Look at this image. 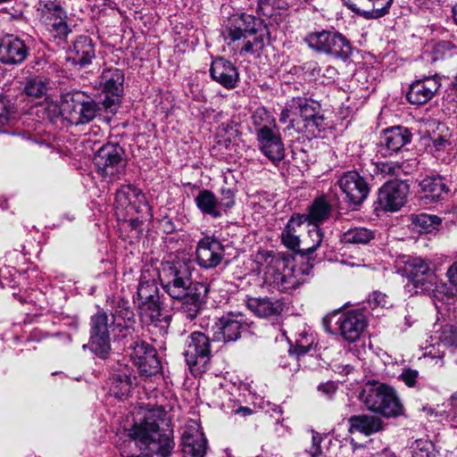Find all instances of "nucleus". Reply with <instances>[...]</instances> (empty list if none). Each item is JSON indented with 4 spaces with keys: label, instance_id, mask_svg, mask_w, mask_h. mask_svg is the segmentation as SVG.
<instances>
[{
    "label": "nucleus",
    "instance_id": "f257e3e1",
    "mask_svg": "<svg viewBox=\"0 0 457 457\" xmlns=\"http://www.w3.org/2000/svg\"><path fill=\"white\" fill-rule=\"evenodd\" d=\"M221 35L231 51L243 56L262 51L269 41L270 32L261 20L242 12L228 19Z\"/></svg>",
    "mask_w": 457,
    "mask_h": 457
},
{
    "label": "nucleus",
    "instance_id": "f03ea898",
    "mask_svg": "<svg viewBox=\"0 0 457 457\" xmlns=\"http://www.w3.org/2000/svg\"><path fill=\"white\" fill-rule=\"evenodd\" d=\"M129 436V440L125 441L120 448L122 457H140L141 454L130 453L126 450L127 447L129 448L132 445L137 446V444H140V448L144 446L161 457H168L175 445L168 422L155 418L154 414L145 417L143 422L135 424Z\"/></svg>",
    "mask_w": 457,
    "mask_h": 457
},
{
    "label": "nucleus",
    "instance_id": "7ed1b4c3",
    "mask_svg": "<svg viewBox=\"0 0 457 457\" xmlns=\"http://www.w3.org/2000/svg\"><path fill=\"white\" fill-rule=\"evenodd\" d=\"M367 410L385 418H396L404 414V408L392 386L377 381L370 382L359 396Z\"/></svg>",
    "mask_w": 457,
    "mask_h": 457
},
{
    "label": "nucleus",
    "instance_id": "20e7f679",
    "mask_svg": "<svg viewBox=\"0 0 457 457\" xmlns=\"http://www.w3.org/2000/svg\"><path fill=\"white\" fill-rule=\"evenodd\" d=\"M303 41L316 53L344 62L353 54L351 42L334 29L310 32L304 37Z\"/></svg>",
    "mask_w": 457,
    "mask_h": 457
},
{
    "label": "nucleus",
    "instance_id": "39448f33",
    "mask_svg": "<svg viewBox=\"0 0 457 457\" xmlns=\"http://www.w3.org/2000/svg\"><path fill=\"white\" fill-rule=\"evenodd\" d=\"M400 268L403 276L408 278L405 290L411 295L429 293L437 284V276L430 267V262L420 257L408 256Z\"/></svg>",
    "mask_w": 457,
    "mask_h": 457
},
{
    "label": "nucleus",
    "instance_id": "423d86ee",
    "mask_svg": "<svg viewBox=\"0 0 457 457\" xmlns=\"http://www.w3.org/2000/svg\"><path fill=\"white\" fill-rule=\"evenodd\" d=\"M133 364L142 378L155 376L161 372V361L156 349L143 340L131 337L123 343Z\"/></svg>",
    "mask_w": 457,
    "mask_h": 457
},
{
    "label": "nucleus",
    "instance_id": "0eeeda50",
    "mask_svg": "<svg viewBox=\"0 0 457 457\" xmlns=\"http://www.w3.org/2000/svg\"><path fill=\"white\" fill-rule=\"evenodd\" d=\"M123 149L118 144L107 143L95 154L94 163L99 174L109 182L120 179L125 172Z\"/></svg>",
    "mask_w": 457,
    "mask_h": 457
},
{
    "label": "nucleus",
    "instance_id": "6e6552de",
    "mask_svg": "<svg viewBox=\"0 0 457 457\" xmlns=\"http://www.w3.org/2000/svg\"><path fill=\"white\" fill-rule=\"evenodd\" d=\"M184 356L191 373L200 376L207 370L211 358L209 337L202 332H193L186 341Z\"/></svg>",
    "mask_w": 457,
    "mask_h": 457
},
{
    "label": "nucleus",
    "instance_id": "1a4fd4ad",
    "mask_svg": "<svg viewBox=\"0 0 457 457\" xmlns=\"http://www.w3.org/2000/svg\"><path fill=\"white\" fill-rule=\"evenodd\" d=\"M249 323L245 314L230 312L222 315L213 324L212 339L224 343L234 342L240 338L243 331L248 329Z\"/></svg>",
    "mask_w": 457,
    "mask_h": 457
},
{
    "label": "nucleus",
    "instance_id": "9d476101",
    "mask_svg": "<svg viewBox=\"0 0 457 457\" xmlns=\"http://www.w3.org/2000/svg\"><path fill=\"white\" fill-rule=\"evenodd\" d=\"M408 194L409 185L405 181L389 180L378 192L375 210L397 212L405 204Z\"/></svg>",
    "mask_w": 457,
    "mask_h": 457
},
{
    "label": "nucleus",
    "instance_id": "9b49d317",
    "mask_svg": "<svg viewBox=\"0 0 457 457\" xmlns=\"http://www.w3.org/2000/svg\"><path fill=\"white\" fill-rule=\"evenodd\" d=\"M298 112L302 122L300 128L308 136L316 137L328 127L320 104L312 99L298 97Z\"/></svg>",
    "mask_w": 457,
    "mask_h": 457
},
{
    "label": "nucleus",
    "instance_id": "f8f14e48",
    "mask_svg": "<svg viewBox=\"0 0 457 457\" xmlns=\"http://www.w3.org/2000/svg\"><path fill=\"white\" fill-rule=\"evenodd\" d=\"M90 349L99 357L104 359L111 350L109 317L104 312H97L90 321Z\"/></svg>",
    "mask_w": 457,
    "mask_h": 457
},
{
    "label": "nucleus",
    "instance_id": "ddd939ff",
    "mask_svg": "<svg viewBox=\"0 0 457 457\" xmlns=\"http://www.w3.org/2000/svg\"><path fill=\"white\" fill-rule=\"evenodd\" d=\"M110 391L118 399L128 398L132 389L137 386V376L134 370L127 363L118 361L110 371Z\"/></svg>",
    "mask_w": 457,
    "mask_h": 457
},
{
    "label": "nucleus",
    "instance_id": "4468645a",
    "mask_svg": "<svg viewBox=\"0 0 457 457\" xmlns=\"http://www.w3.org/2000/svg\"><path fill=\"white\" fill-rule=\"evenodd\" d=\"M337 185L345 195L346 201L353 205H360L370 193L366 179L355 170L344 172L337 180Z\"/></svg>",
    "mask_w": 457,
    "mask_h": 457
},
{
    "label": "nucleus",
    "instance_id": "2eb2a0df",
    "mask_svg": "<svg viewBox=\"0 0 457 457\" xmlns=\"http://www.w3.org/2000/svg\"><path fill=\"white\" fill-rule=\"evenodd\" d=\"M261 153L278 166L285 158V147L278 127H264L256 137Z\"/></svg>",
    "mask_w": 457,
    "mask_h": 457
},
{
    "label": "nucleus",
    "instance_id": "dca6fc26",
    "mask_svg": "<svg viewBox=\"0 0 457 457\" xmlns=\"http://www.w3.org/2000/svg\"><path fill=\"white\" fill-rule=\"evenodd\" d=\"M224 252V246L220 240L212 237H204L197 243L195 261L202 269H215L223 261Z\"/></svg>",
    "mask_w": 457,
    "mask_h": 457
},
{
    "label": "nucleus",
    "instance_id": "f3484780",
    "mask_svg": "<svg viewBox=\"0 0 457 457\" xmlns=\"http://www.w3.org/2000/svg\"><path fill=\"white\" fill-rule=\"evenodd\" d=\"M124 75L119 69L104 70L101 76L100 84L103 86L104 95L102 104L104 109L112 112L119 104L120 95L123 91Z\"/></svg>",
    "mask_w": 457,
    "mask_h": 457
},
{
    "label": "nucleus",
    "instance_id": "a211bd4d",
    "mask_svg": "<svg viewBox=\"0 0 457 457\" xmlns=\"http://www.w3.org/2000/svg\"><path fill=\"white\" fill-rule=\"evenodd\" d=\"M411 138L412 134L406 127L395 126L385 129L380 136L378 152L383 156L391 155L410 144Z\"/></svg>",
    "mask_w": 457,
    "mask_h": 457
},
{
    "label": "nucleus",
    "instance_id": "6ab92c4d",
    "mask_svg": "<svg viewBox=\"0 0 457 457\" xmlns=\"http://www.w3.org/2000/svg\"><path fill=\"white\" fill-rule=\"evenodd\" d=\"M114 204L118 211H123L126 214L148 209L145 195L130 184L123 185L117 190Z\"/></svg>",
    "mask_w": 457,
    "mask_h": 457
},
{
    "label": "nucleus",
    "instance_id": "aec40b11",
    "mask_svg": "<svg viewBox=\"0 0 457 457\" xmlns=\"http://www.w3.org/2000/svg\"><path fill=\"white\" fill-rule=\"evenodd\" d=\"M337 325L342 337L347 342L353 343L360 338L367 327V320L362 312L349 311L340 314Z\"/></svg>",
    "mask_w": 457,
    "mask_h": 457
},
{
    "label": "nucleus",
    "instance_id": "412c9836",
    "mask_svg": "<svg viewBox=\"0 0 457 457\" xmlns=\"http://www.w3.org/2000/svg\"><path fill=\"white\" fill-rule=\"evenodd\" d=\"M210 76L213 81L226 89L235 88L239 81L237 67L229 60L216 57L210 66Z\"/></svg>",
    "mask_w": 457,
    "mask_h": 457
},
{
    "label": "nucleus",
    "instance_id": "4be33fe9",
    "mask_svg": "<svg viewBox=\"0 0 457 457\" xmlns=\"http://www.w3.org/2000/svg\"><path fill=\"white\" fill-rule=\"evenodd\" d=\"M207 440L196 423L188 425L181 437L184 457H204Z\"/></svg>",
    "mask_w": 457,
    "mask_h": 457
},
{
    "label": "nucleus",
    "instance_id": "5701e85b",
    "mask_svg": "<svg viewBox=\"0 0 457 457\" xmlns=\"http://www.w3.org/2000/svg\"><path fill=\"white\" fill-rule=\"evenodd\" d=\"M29 54L25 42L13 36L6 35L0 41V62L4 64H20Z\"/></svg>",
    "mask_w": 457,
    "mask_h": 457
},
{
    "label": "nucleus",
    "instance_id": "b1692460",
    "mask_svg": "<svg viewBox=\"0 0 457 457\" xmlns=\"http://www.w3.org/2000/svg\"><path fill=\"white\" fill-rule=\"evenodd\" d=\"M208 293V287L201 282H195L186 295L179 299L181 301L180 312L189 320H193L198 315L204 301Z\"/></svg>",
    "mask_w": 457,
    "mask_h": 457
},
{
    "label": "nucleus",
    "instance_id": "393cba45",
    "mask_svg": "<svg viewBox=\"0 0 457 457\" xmlns=\"http://www.w3.org/2000/svg\"><path fill=\"white\" fill-rule=\"evenodd\" d=\"M136 318L132 309L119 306L112 315V326L114 337L126 342L134 337Z\"/></svg>",
    "mask_w": 457,
    "mask_h": 457
},
{
    "label": "nucleus",
    "instance_id": "a878e982",
    "mask_svg": "<svg viewBox=\"0 0 457 457\" xmlns=\"http://www.w3.org/2000/svg\"><path fill=\"white\" fill-rule=\"evenodd\" d=\"M440 87L436 76L426 77L413 82L407 93V99L412 104H424L432 99Z\"/></svg>",
    "mask_w": 457,
    "mask_h": 457
},
{
    "label": "nucleus",
    "instance_id": "bb28decb",
    "mask_svg": "<svg viewBox=\"0 0 457 457\" xmlns=\"http://www.w3.org/2000/svg\"><path fill=\"white\" fill-rule=\"evenodd\" d=\"M394 0H348L349 8L367 19H378L389 13Z\"/></svg>",
    "mask_w": 457,
    "mask_h": 457
},
{
    "label": "nucleus",
    "instance_id": "cd10ccee",
    "mask_svg": "<svg viewBox=\"0 0 457 457\" xmlns=\"http://www.w3.org/2000/svg\"><path fill=\"white\" fill-rule=\"evenodd\" d=\"M141 320L148 325L160 327L165 332L170 322V316L162 313L160 298L138 302Z\"/></svg>",
    "mask_w": 457,
    "mask_h": 457
},
{
    "label": "nucleus",
    "instance_id": "c85d7f7f",
    "mask_svg": "<svg viewBox=\"0 0 457 457\" xmlns=\"http://www.w3.org/2000/svg\"><path fill=\"white\" fill-rule=\"evenodd\" d=\"M194 270L193 262L186 254L177 255L171 260L163 262L159 271V276L166 274L167 276L193 281L192 271Z\"/></svg>",
    "mask_w": 457,
    "mask_h": 457
},
{
    "label": "nucleus",
    "instance_id": "c756f323",
    "mask_svg": "<svg viewBox=\"0 0 457 457\" xmlns=\"http://www.w3.org/2000/svg\"><path fill=\"white\" fill-rule=\"evenodd\" d=\"M95 56V46L92 39L87 36H79L74 41L67 59L75 65L84 67L90 64Z\"/></svg>",
    "mask_w": 457,
    "mask_h": 457
},
{
    "label": "nucleus",
    "instance_id": "7c9ffc66",
    "mask_svg": "<svg viewBox=\"0 0 457 457\" xmlns=\"http://www.w3.org/2000/svg\"><path fill=\"white\" fill-rule=\"evenodd\" d=\"M419 187L422 198L431 202L444 200L450 191L446 179L441 176H428L420 180Z\"/></svg>",
    "mask_w": 457,
    "mask_h": 457
},
{
    "label": "nucleus",
    "instance_id": "2f4dec72",
    "mask_svg": "<svg viewBox=\"0 0 457 457\" xmlns=\"http://www.w3.org/2000/svg\"><path fill=\"white\" fill-rule=\"evenodd\" d=\"M83 98H88L82 92H68L62 96V103L58 113L71 123L79 125L80 112Z\"/></svg>",
    "mask_w": 457,
    "mask_h": 457
},
{
    "label": "nucleus",
    "instance_id": "473e14b6",
    "mask_svg": "<svg viewBox=\"0 0 457 457\" xmlns=\"http://www.w3.org/2000/svg\"><path fill=\"white\" fill-rule=\"evenodd\" d=\"M350 430L357 431L365 436H370L383 429V420L375 415L359 414L351 416L348 420Z\"/></svg>",
    "mask_w": 457,
    "mask_h": 457
},
{
    "label": "nucleus",
    "instance_id": "72a5a7b5",
    "mask_svg": "<svg viewBox=\"0 0 457 457\" xmlns=\"http://www.w3.org/2000/svg\"><path fill=\"white\" fill-rule=\"evenodd\" d=\"M333 207L328 198L322 195L316 197L307 209L310 225H320L332 214Z\"/></svg>",
    "mask_w": 457,
    "mask_h": 457
},
{
    "label": "nucleus",
    "instance_id": "f704fd0d",
    "mask_svg": "<svg viewBox=\"0 0 457 457\" xmlns=\"http://www.w3.org/2000/svg\"><path fill=\"white\" fill-rule=\"evenodd\" d=\"M195 203L204 215H209L213 219L222 217L218 198L212 191L208 189L200 190L195 197Z\"/></svg>",
    "mask_w": 457,
    "mask_h": 457
},
{
    "label": "nucleus",
    "instance_id": "c9c22d12",
    "mask_svg": "<svg viewBox=\"0 0 457 457\" xmlns=\"http://www.w3.org/2000/svg\"><path fill=\"white\" fill-rule=\"evenodd\" d=\"M163 290L173 299H180L186 295L195 283L186 279L167 276L166 274L159 276Z\"/></svg>",
    "mask_w": 457,
    "mask_h": 457
},
{
    "label": "nucleus",
    "instance_id": "e433bc0d",
    "mask_svg": "<svg viewBox=\"0 0 457 457\" xmlns=\"http://www.w3.org/2000/svg\"><path fill=\"white\" fill-rule=\"evenodd\" d=\"M265 279L266 282L273 285L275 288L281 292H291L301 284L300 280L289 270L284 272L274 271L270 275L267 274Z\"/></svg>",
    "mask_w": 457,
    "mask_h": 457
},
{
    "label": "nucleus",
    "instance_id": "4c0bfd02",
    "mask_svg": "<svg viewBox=\"0 0 457 457\" xmlns=\"http://www.w3.org/2000/svg\"><path fill=\"white\" fill-rule=\"evenodd\" d=\"M248 308L261 318H270L280 313L282 308L278 302L269 298H252L248 301Z\"/></svg>",
    "mask_w": 457,
    "mask_h": 457
},
{
    "label": "nucleus",
    "instance_id": "58836bf2",
    "mask_svg": "<svg viewBox=\"0 0 457 457\" xmlns=\"http://www.w3.org/2000/svg\"><path fill=\"white\" fill-rule=\"evenodd\" d=\"M50 87V79L42 75H33L26 79L23 93L32 98H41L46 95Z\"/></svg>",
    "mask_w": 457,
    "mask_h": 457
},
{
    "label": "nucleus",
    "instance_id": "ea45409f",
    "mask_svg": "<svg viewBox=\"0 0 457 457\" xmlns=\"http://www.w3.org/2000/svg\"><path fill=\"white\" fill-rule=\"evenodd\" d=\"M159 297V289L154 278H149L142 274L139 279L137 292V300L138 302L149 301Z\"/></svg>",
    "mask_w": 457,
    "mask_h": 457
},
{
    "label": "nucleus",
    "instance_id": "a19ab883",
    "mask_svg": "<svg viewBox=\"0 0 457 457\" xmlns=\"http://www.w3.org/2000/svg\"><path fill=\"white\" fill-rule=\"evenodd\" d=\"M374 238V231L364 227L351 228L341 236L345 244L366 245Z\"/></svg>",
    "mask_w": 457,
    "mask_h": 457
},
{
    "label": "nucleus",
    "instance_id": "79ce46f5",
    "mask_svg": "<svg viewBox=\"0 0 457 457\" xmlns=\"http://www.w3.org/2000/svg\"><path fill=\"white\" fill-rule=\"evenodd\" d=\"M314 343V337L312 334L307 332H301L295 339V345L294 348L288 350V357L291 358L295 365L298 366L297 362L301 356L307 353L312 347Z\"/></svg>",
    "mask_w": 457,
    "mask_h": 457
},
{
    "label": "nucleus",
    "instance_id": "37998d69",
    "mask_svg": "<svg viewBox=\"0 0 457 457\" xmlns=\"http://www.w3.org/2000/svg\"><path fill=\"white\" fill-rule=\"evenodd\" d=\"M298 114V97H293L287 102L282 109L279 121L284 124L288 123L287 126V129H294L297 131H302L300 121H297L295 119Z\"/></svg>",
    "mask_w": 457,
    "mask_h": 457
},
{
    "label": "nucleus",
    "instance_id": "c03bdc74",
    "mask_svg": "<svg viewBox=\"0 0 457 457\" xmlns=\"http://www.w3.org/2000/svg\"><path fill=\"white\" fill-rule=\"evenodd\" d=\"M412 224L420 228V233H432L438 229L442 220L436 215L420 213L411 216Z\"/></svg>",
    "mask_w": 457,
    "mask_h": 457
},
{
    "label": "nucleus",
    "instance_id": "a18cd8bd",
    "mask_svg": "<svg viewBox=\"0 0 457 457\" xmlns=\"http://www.w3.org/2000/svg\"><path fill=\"white\" fill-rule=\"evenodd\" d=\"M39 4L40 7L38 10L41 12L43 22L50 21L54 18L66 16V12L59 1L46 0L41 1Z\"/></svg>",
    "mask_w": 457,
    "mask_h": 457
},
{
    "label": "nucleus",
    "instance_id": "49530a36",
    "mask_svg": "<svg viewBox=\"0 0 457 457\" xmlns=\"http://www.w3.org/2000/svg\"><path fill=\"white\" fill-rule=\"evenodd\" d=\"M427 149L436 159L445 161V154H449L453 150V145L449 139L442 136H436L431 138L430 142L427 145Z\"/></svg>",
    "mask_w": 457,
    "mask_h": 457
},
{
    "label": "nucleus",
    "instance_id": "de8ad7c7",
    "mask_svg": "<svg viewBox=\"0 0 457 457\" xmlns=\"http://www.w3.org/2000/svg\"><path fill=\"white\" fill-rule=\"evenodd\" d=\"M67 16L62 18H54L50 21L44 22L47 30L52 34V36L55 38H63L68 36L71 32L67 23H66Z\"/></svg>",
    "mask_w": 457,
    "mask_h": 457
},
{
    "label": "nucleus",
    "instance_id": "09e8293b",
    "mask_svg": "<svg viewBox=\"0 0 457 457\" xmlns=\"http://www.w3.org/2000/svg\"><path fill=\"white\" fill-rule=\"evenodd\" d=\"M79 109L80 112L81 120L79 124L90 122L100 111L98 104L93 100H87V98H83L81 107H79Z\"/></svg>",
    "mask_w": 457,
    "mask_h": 457
},
{
    "label": "nucleus",
    "instance_id": "8fccbe9b",
    "mask_svg": "<svg viewBox=\"0 0 457 457\" xmlns=\"http://www.w3.org/2000/svg\"><path fill=\"white\" fill-rule=\"evenodd\" d=\"M252 120L255 128L256 137H258V132L261 130V129L264 127H278L275 120L271 119L270 114L263 109L255 111L252 116Z\"/></svg>",
    "mask_w": 457,
    "mask_h": 457
},
{
    "label": "nucleus",
    "instance_id": "3c124183",
    "mask_svg": "<svg viewBox=\"0 0 457 457\" xmlns=\"http://www.w3.org/2000/svg\"><path fill=\"white\" fill-rule=\"evenodd\" d=\"M280 0H259L257 11L259 14L271 18L278 13Z\"/></svg>",
    "mask_w": 457,
    "mask_h": 457
},
{
    "label": "nucleus",
    "instance_id": "603ef678",
    "mask_svg": "<svg viewBox=\"0 0 457 457\" xmlns=\"http://www.w3.org/2000/svg\"><path fill=\"white\" fill-rule=\"evenodd\" d=\"M14 112V105L12 99L4 94H0V125H4Z\"/></svg>",
    "mask_w": 457,
    "mask_h": 457
},
{
    "label": "nucleus",
    "instance_id": "864d4df0",
    "mask_svg": "<svg viewBox=\"0 0 457 457\" xmlns=\"http://www.w3.org/2000/svg\"><path fill=\"white\" fill-rule=\"evenodd\" d=\"M308 235L312 241V245L305 248L303 251L306 254H311L320 246L323 240V232L320 228V225H313V228L309 229Z\"/></svg>",
    "mask_w": 457,
    "mask_h": 457
},
{
    "label": "nucleus",
    "instance_id": "5fc2aeb1",
    "mask_svg": "<svg viewBox=\"0 0 457 457\" xmlns=\"http://www.w3.org/2000/svg\"><path fill=\"white\" fill-rule=\"evenodd\" d=\"M221 197L218 199V204L222 212L226 213L235 204V193L231 188L222 187L220 189Z\"/></svg>",
    "mask_w": 457,
    "mask_h": 457
},
{
    "label": "nucleus",
    "instance_id": "6e6d98bb",
    "mask_svg": "<svg viewBox=\"0 0 457 457\" xmlns=\"http://www.w3.org/2000/svg\"><path fill=\"white\" fill-rule=\"evenodd\" d=\"M295 232V230H292L285 227L281 234V240L283 245L291 250H295L300 244V239Z\"/></svg>",
    "mask_w": 457,
    "mask_h": 457
},
{
    "label": "nucleus",
    "instance_id": "4d7b16f0",
    "mask_svg": "<svg viewBox=\"0 0 457 457\" xmlns=\"http://www.w3.org/2000/svg\"><path fill=\"white\" fill-rule=\"evenodd\" d=\"M411 448V457H429L433 445L429 441L417 440Z\"/></svg>",
    "mask_w": 457,
    "mask_h": 457
},
{
    "label": "nucleus",
    "instance_id": "13d9d810",
    "mask_svg": "<svg viewBox=\"0 0 457 457\" xmlns=\"http://www.w3.org/2000/svg\"><path fill=\"white\" fill-rule=\"evenodd\" d=\"M378 171L385 178L398 177L401 173V167L396 162H379L377 164Z\"/></svg>",
    "mask_w": 457,
    "mask_h": 457
},
{
    "label": "nucleus",
    "instance_id": "bf43d9fd",
    "mask_svg": "<svg viewBox=\"0 0 457 457\" xmlns=\"http://www.w3.org/2000/svg\"><path fill=\"white\" fill-rule=\"evenodd\" d=\"M419 378V371L410 368L403 369L400 375V378L409 386L412 387L416 385Z\"/></svg>",
    "mask_w": 457,
    "mask_h": 457
},
{
    "label": "nucleus",
    "instance_id": "052dcab7",
    "mask_svg": "<svg viewBox=\"0 0 457 457\" xmlns=\"http://www.w3.org/2000/svg\"><path fill=\"white\" fill-rule=\"evenodd\" d=\"M322 441V437L319 433L312 432V446L306 451L311 457H320L322 453L320 443Z\"/></svg>",
    "mask_w": 457,
    "mask_h": 457
},
{
    "label": "nucleus",
    "instance_id": "680f3d73",
    "mask_svg": "<svg viewBox=\"0 0 457 457\" xmlns=\"http://www.w3.org/2000/svg\"><path fill=\"white\" fill-rule=\"evenodd\" d=\"M306 221L309 223L308 213H305V214L295 213L291 216V218L288 220L286 227L292 230L296 231V228L301 227V225H303Z\"/></svg>",
    "mask_w": 457,
    "mask_h": 457
},
{
    "label": "nucleus",
    "instance_id": "e2e57ef3",
    "mask_svg": "<svg viewBox=\"0 0 457 457\" xmlns=\"http://www.w3.org/2000/svg\"><path fill=\"white\" fill-rule=\"evenodd\" d=\"M370 304H373V307L382 306L384 307L386 303V295L381 292H374L369 296Z\"/></svg>",
    "mask_w": 457,
    "mask_h": 457
},
{
    "label": "nucleus",
    "instance_id": "0e129e2a",
    "mask_svg": "<svg viewBox=\"0 0 457 457\" xmlns=\"http://www.w3.org/2000/svg\"><path fill=\"white\" fill-rule=\"evenodd\" d=\"M337 386L334 382H327L319 386V391L330 397L336 393Z\"/></svg>",
    "mask_w": 457,
    "mask_h": 457
},
{
    "label": "nucleus",
    "instance_id": "69168bd1",
    "mask_svg": "<svg viewBox=\"0 0 457 457\" xmlns=\"http://www.w3.org/2000/svg\"><path fill=\"white\" fill-rule=\"evenodd\" d=\"M447 275L450 282L457 286V262L448 269Z\"/></svg>",
    "mask_w": 457,
    "mask_h": 457
},
{
    "label": "nucleus",
    "instance_id": "338daca9",
    "mask_svg": "<svg viewBox=\"0 0 457 457\" xmlns=\"http://www.w3.org/2000/svg\"><path fill=\"white\" fill-rule=\"evenodd\" d=\"M337 74V71L336 68L332 67V66H328L326 69H325V71H324V76L328 77V79H334Z\"/></svg>",
    "mask_w": 457,
    "mask_h": 457
},
{
    "label": "nucleus",
    "instance_id": "774afa93",
    "mask_svg": "<svg viewBox=\"0 0 457 457\" xmlns=\"http://www.w3.org/2000/svg\"><path fill=\"white\" fill-rule=\"evenodd\" d=\"M22 9L21 8H19V9H15L13 12H11V15L14 18H19L22 15Z\"/></svg>",
    "mask_w": 457,
    "mask_h": 457
}]
</instances>
